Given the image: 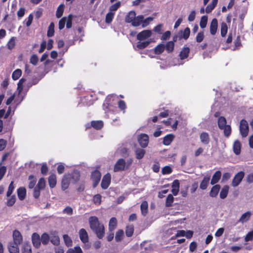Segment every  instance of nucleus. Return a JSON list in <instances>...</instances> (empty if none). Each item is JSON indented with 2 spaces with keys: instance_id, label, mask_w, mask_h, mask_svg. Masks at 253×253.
I'll return each instance as SVG.
<instances>
[{
  "instance_id": "nucleus-7",
  "label": "nucleus",
  "mask_w": 253,
  "mask_h": 253,
  "mask_svg": "<svg viewBox=\"0 0 253 253\" xmlns=\"http://www.w3.org/2000/svg\"><path fill=\"white\" fill-rule=\"evenodd\" d=\"M13 243L15 245H20L23 241V238L21 233L17 230L13 232Z\"/></svg>"
},
{
  "instance_id": "nucleus-57",
  "label": "nucleus",
  "mask_w": 253,
  "mask_h": 253,
  "mask_svg": "<svg viewBox=\"0 0 253 253\" xmlns=\"http://www.w3.org/2000/svg\"><path fill=\"white\" fill-rule=\"evenodd\" d=\"M69 185V182L67 178H63L61 181V188L63 190H66Z\"/></svg>"
},
{
  "instance_id": "nucleus-41",
  "label": "nucleus",
  "mask_w": 253,
  "mask_h": 253,
  "mask_svg": "<svg viewBox=\"0 0 253 253\" xmlns=\"http://www.w3.org/2000/svg\"><path fill=\"white\" fill-rule=\"evenodd\" d=\"M124 235V231L122 229L119 230L116 234L115 236V240L117 242H121L123 239Z\"/></svg>"
},
{
  "instance_id": "nucleus-62",
  "label": "nucleus",
  "mask_w": 253,
  "mask_h": 253,
  "mask_svg": "<svg viewBox=\"0 0 253 253\" xmlns=\"http://www.w3.org/2000/svg\"><path fill=\"white\" fill-rule=\"evenodd\" d=\"M72 18H73V15L72 14H70L68 15L67 20L66 19V28L67 29H70L72 27Z\"/></svg>"
},
{
  "instance_id": "nucleus-11",
  "label": "nucleus",
  "mask_w": 253,
  "mask_h": 253,
  "mask_svg": "<svg viewBox=\"0 0 253 253\" xmlns=\"http://www.w3.org/2000/svg\"><path fill=\"white\" fill-rule=\"evenodd\" d=\"M218 27V21L216 18H213L210 24V31L212 35H214L216 32Z\"/></svg>"
},
{
  "instance_id": "nucleus-19",
  "label": "nucleus",
  "mask_w": 253,
  "mask_h": 253,
  "mask_svg": "<svg viewBox=\"0 0 253 253\" xmlns=\"http://www.w3.org/2000/svg\"><path fill=\"white\" fill-rule=\"evenodd\" d=\"M179 191V182L178 180H174L172 183L171 192L174 196L177 195Z\"/></svg>"
},
{
  "instance_id": "nucleus-3",
  "label": "nucleus",
  "mask_w": 253,
  "mask_h": 253,
  "mask_svg": "<svg viewBox=\"0 0 253 253\" xmlns=\"http://www.w3.org/2000/svg\"><path fill=\"white\" fill-rule=\"evenodd\" d=\"M125 169H126L125 160L122 158L119 159L114 165V171H122Z\"/></svg>"
},
{
  "instance_id": "nucleus-28",
  "label": "nucleus",
  "mask_w": 253,
  "mask_h": 253,
  "mask_svg": "<svg viewBox=\"0 0 253 253\" xmlns=\"http://www.w3.org/2000/svg\"><path fill=\"white\" fill-rule=\"evenodd\" d=\"M48 182L49 186L51 188H53L56 186V177L55 174H51L48 177Z\"/></svg>"
},
{
  "instance_id": "nucleus-35",
  "label": "nucleus",
  "mask_w": 253,
  "mask_h": 253,
  "mask_svg": "<svg viewBox=\"0 0 253 253\" xmlns=\"http://www.w3.org/2000/svg\"><path fill=\"white\" fill-rule=\"evenodd\" d=\"M126 235L127 237H131L134 233V226L133 225H129L126 226L125 230Z\"/></svg>"
},
{
  "instance_id": "nucleus-10",
  "label": "nucleus",
  "mask_w": 253,
  "mask_h": 253,
  "mask_svg": "<svg viewBox=\"0 0 253 253\" xmlns=\"http://www.w3.org/2000/svg\"><path fill=\"white\" fill-rule=\"evenodd\" d=\"M32 241L34 247L38 249L41 245V238L37 233H34L32 235Z\"/></svg>"
},
{
  "instance_id": "nucleus-24",
  "label": "nucleus",
  "mask_w": 253,
  "mask_h": 253,
  "mask_svg": "<svg viewBox=\"0 0 253 253\" xmlns=\"http://www.w3.org/2000/svg\"><path fill=\"white\" fill-rule=\"evenodd\" d=\"M174 138V135L172 134H169L166 135L163 138V144L168 146L171 144Z\"/></svg>"
},
{
  "instance_id": "nucleus-56",
  "label": "nucleus",
  "mask_w": 253,
  "mask_h": 253,
  "mask_svg": "<svg viewBox=\"0 0 253 253\" xmlns=\"http://www.w3.org/2000/svg\"><path fill=\"white\" fill-rule=\"evenodd\" d=\"M205 37L204 33L203 31H201L198 33L196 37V42L200 43L201 42Z\"/></svg>"
},
{
  "instance_id": "nucleus-8",
  "label": "nucleus",
  "mask_w": 253,
  "mask_h": 253,
  "mask_svg": "<svg viewBox=\"0 0 253 253\" xmlns=\"http://www.w3.org/2000/svg\"><path fill=\"white\" fill-rule=\"evenodd\" d=\"M152 35L151 30H145L139 33L137 35V39L139 41H143L149 38Z\"/></svg>"
},
{
  "instance_id": "nucleus-54",
  "label": "nucleus",
  "mask_w": 253,
  "mask_h": 253,
  "mask_svg": "<svg viewBox=\"0 0 253 253\" xmlns=\"http://www.w3.org/2000/svg\"><path fill=\"white\" fill-rule=\"evenodd\" d=\"M222 130H223L224 135L226 137H228L231 135V127L230 125H227L225 127H223Z\"/></svg>"
},
{
  "instance_id": "nucleus-26",
  "label": "nucleus",
  "mask_w": 253,
  "mask_h": 253,
  "mask_svg": "<svg viewBox=\"0 0 253 253\" xmlns=\"http://www.w3.org/2000/svg\"><path fill=\"white\" fill-rule=\"evenodd\" d=\"M165 49V44L163 43H160L154 48V52L155 54L160 55L164 51Z\"/></svg>"
},
{
  "instance_id": "nucleus-50",
  "label": "nucleus",
  "mask_w": 253,
  "mask_h": 253,
  "mask_svg": "<svg viewBox=\"0 0 253 253\" xmlns=\"http://www.w3.org/2000/svg\"><path fill=\"white\" fill-rule=\"evenodd\" d=\"M66 253H83L79 246H76L74 248L69 249Z\"/></svg>"
},
{
  "instance_id": "nucleus-59",
  "label": "nucleus",
  "mask_w": 253,
  "mask_h": 253,
  "mask_svg": "<svg viewBox=\"0 0 253 253\" xmlns=\"http://www.w3.org/2000/svg\"><path fill=\"white\" fill-rule=\"evenodd\" d=\"M16 196L15 195H12L10 198H9L6 202V205L8 207L12 206L16 202Z\"/></svg>"
},
{
  "instance_id": "nucleus-60",
  "label": "nucleus",
  "mask_w": 253,
  "mask_h": 253,
  "mask_svg": "<svg viewBox=\"0 0 253 253\" xmlns=\"http://www.w3.org/2000/svg\"><path fill=\"white\" fill-rule=\"evenodd\" d=\"M121 3L120 1H118L112 4L109 8L110 11L113 12L116 11L121 6Z\"/></svg>"
},
{
  "instance_id": "nucleus-12",
  "label": "nucleus",
  "mask_w": 253,
  "mask_h": 253,
  "mask_svg": "<svg viewBox=\"0 0 253 253\" xmlns=\"http://www.w3.org/2000/svg\"><path fill=\"white\" fill-rule=\"evenodd\" d=\"M79 237L81 241L84 243H86L88 242V236L86 230L82 228L79 230Z\"/></svg>"
},
{
  "instance_id": "nucleus-34",
  "label": "nucleus",
  "mask_w": 253,
  "mask_h": 253,
  "mask_svg": "<svg viewBox=\"0 0 253 253\" xmlns=\"http://www.w3.org/2000/svg\"><path fill=\"white\" fill-rule=\"evenodd\" d=\"M251 215V213L249 211L244 213L241 215L240 218L238 220V222L244 223L248 221L250 218Z\"/></svg>"
},
{
  "instance_id": "nucleus-38",
  "label": "nucleus",
  "mask_w": 253,
  "mask_h": 253,
  "mask_svg": "<svg viewBox=\"0 0 253 253\" xmlns=\"http://www.w3.org/2000/svg\"><path fill=\"white\" fill-rule=\"evenodd\" d=\"M21 250L22 253H32V249L30 244L24 243Z\"/></svg>"
},
{
  "instance_id": "nucleus-20",
  "label": "nucleus",
  "mask_w": 253,
  "mask_h": 253,
  "mask_svg": "<svg viewBox=\"0 0 253 253\" xmlns=\"http://www.w3.org/2000/svg\"><path fill=\"white\" fill-rule=\"evenodd\" d=\"M90 126L95 129L100 130L101 129L103 126L104 123L102 121H92L90 122Z\"/></svg>"
},
{
  "instance_id": "nucleus-58",
  "label": "nucleus",
  "mask_w": 253,
  "mask_h": 253,
  "mask_svg": "<svg viewBox=\"0 0 253 253\" xmlns=\"http://www.w3.org/2000/svg\"><path fill=\"white\" fill-rule=\"evenodd\" d=\"M14 182L13 181H11L10 184L9 185L8 190L6 192V196L7 197H10L14 189Z\"/></svg>"
},
{
  "instance_id": "nucleus-33",
  "label": "nucleus",
  "mask_w": 253,
  "mask_h": 253,
  "mask_svg": "<svg viewBox=\"0 0 253 253\" xmlns=\"http://www.w3.org/2000/svg\"><path fill=\"white\" fill-rule=\"evenodd\" d=\"M146 151L142 148H137L135 151V154L136 159L140 160L143 158Z\"/></svg>"
},
{
  "instance_id": "nucleus-25",
  "label": "nucleus",
  "mask_w": 253,
  "mask_h": 253,
  "mask_svg": "<svg viewBox=\"0 0 253 253\" xmlns=\"http://www.w3.org/2000/svg\"><path fill=\"white\" fill-rule=\"evenodd\" d=\"M117 225V220L116 217L111 218L109 223V230L110 232H113L116 228Z\"/></svg>"
},
{
  "instance_id": "nucleus-17",
  "label": "nucleus",
  "mask_w": 253,
  "mask_h": 253,
  "mask_svg": "<svg viewBox=\"0 0 253 253\" xmlns=\"http://www.w3.org/2000/svg\"><path fill=\"white\" fill-rule=\"evenodd\" d=\"M241 143L239 140H236L234 141L233 145V150L234 153L238 155L241 153Z\"/></svg>"
},
{
  "instance_id": "nucleus-39",
  "label": "nucleus",
  "mask_w": 253,
  "mask_h": 253,
  "mask_svg": "<svg viewBox=\"0 0 253 253\" xmlns=\"http://www.w3.org/2000/svg\"><path fill=\"white\" fill-rule=\"evenodd\" d=\"M28 179L30 180L28 187L29 189H33L35 186L36 183L37 182V179L33 175H29Z\"/></svg>"
},
{
  "instance_id": "nucleus-30",
  "label": "nucleus",
  "mask_w": 253,
  "mask_h": 253,
  "mask_svg": "<svg viewBox=\"0 0 253 253\" xmlns=\"http://www.w3.org/2000/svg\"><path fill=\"white\" fill-rule=\"evenodd\" d=\"M226 120L224 117L220 116L218 119L217 124L219 129H222L223 127H225L226 125Z\"/></svg>"
},
{
  "instance_id": "nucleus-31",
  "label": "nucleus",
  "mask_w": 253,
  "mask_h": 253,
  "mask_svg": "<svg viewBox=\"0 0 253 253\" xmlns=\"http://www.w3.org/2000/svg\"><path fill=\"white\" fill-rule=\"evenodd\" d=\"M144 16L143 15H139L137 17L135 16L134 21L131 23L132 26L137 27L139 26L143 21Z\"/></svg>"
},
{
  "instance_id": "nucleus-63",
  "label": "nucleus",
  "mask_w": 253,
  "mask_h": 253,
  "mask_svg": "<svg viewBox=\"0 0 253 253\" xmlns=\"http://www.w3.org/2000/svg\"><path fill=\"white\" fill-rule=\"evenodd\" d=\"M39 59L38 57L36 54L32 55L30 59V62L34 65H36L38 63Z\"/></svg>"
},
{
  "instance_id": "nucleus-21",
  "label": "nucleus",
  "mask_w": 253,
  "mask_h": 253,
  "mask_svg": "<svg viewBox=\"0 0 253 253\" xmlns=\"http://www.w3.org/2000/svg\"><path fill=\"white\" fill-rule=\"evenodd\" d=\"M221 176V173L220 171H216L214 174L212 175V178L211 181V184L214 185L217 183L220 180Z\"/></svg>"
},
{
  "instance_id": "nucleus-61",
  "label": "nucleus",
  "mask_w": 253,
  "mask_h": 253,
  "mask_svg": "<svg viewBox=\"0 0 253 253\" xmlns=\"http://www.w3.org/2000/svg\"><path fill=\"white\" fill-rule=\"evenodd\" d=\"M72 179H73L76 182H78L80 178V173L78 170L74 171L72 174Z\"/></svg>"
},
{
  "instance_id": "nucleus-9",
  "label": "nucleus",
  "mask_w": 253,
  "mask_h": 253,
  "mask_svg": "<svg viewBox=\"0 0 253 253\" xmlns=\"http://www.w3.org/2000/svg\"><path fill=\"white\" fill-rule=\"evenodd\" d=\"M138 142L142 147H146L149 142L148 136L145 133L141 134L138 138Z\"/></svg>"
},
{
  "instance_id": "nucleus-29",
  "label": "nucleus",
  "mask_w": 253,
  "mask_h": 253,
  "mask_svg": "<svg viewBox=\"0 0 253 253\" xmlns=\"http://www.w3.org/2000/svg\"><path fill=\"white\" fill-rule=\"evenodd\" d=\"M148 205L146 201L142 202L140 205V210L142 214L145 216L148 213Z\"/></svg>"
},
{
  "instance_id": "nucleus-27",
  "label": "nucleus",
  "mask_w": 253,
  "mask_h": 253,
  "mask_svg": "<svg viewBox=\"0 0 253 253\" xmlns=\"http://www.w3.org/2000/svg\"><path fill=\"white\" fill-rule=\"evenodd\" d=\"M218 2V0H212L211 3L209 4L206 8V12L211 13L216 7Z\"/></svg>"
},
{
  "instance_id": "nucleus-23",
  "label": "nucleus",
  "mask_w": 253,
  "mask_h": 253,
  "mask_svg": "<svg viewBox=\"0 0 253 253\" xmlns=\"http://www.w3.org/2000/svg\"><path fill=\"white\" fill-rule=\"evenodd\" d=\"M17 195L20 200L22 201L25 199L26 190L25 187H21L17 189Z\"/></svg>"
},
{
  "instance_id": "nucleus-45",
  "label": "nucleus",
  "mask_w": 253,
  "mask_h": 253,
  "mask_svg": "<svg viewBox=\"0 0 253 253\" xmlns=\"http://www.w3.org/2000/svg\"><path fill=\"white\" fill-rule=\"evenodd\" d=\"M41 238V241L44 245H47L49 241V237L47 233H44L42 235Z\"/></svg>"
},
{
  "instance_id": "nucleus-2",
  "label": "nucleus",
  "mask_w": 253,
  "mask_h": 253,
  "mask_svg": "<svg viewBox=\"0 0 253 253\" xmlns=\"http://www.w3.org/2000/svg\"><path fill=\"white\" fill-rule=\"evenodd\" d=\"M240 132L242 137H246L249 133V127L247 121L245 119L241 120L239 126Z\"/></svg>"
},
{
  "instance_id": "nucleus-42",
  "label": "nucleus",
  "mask_w": 253,
  "mask_h": 253,
  "mask_svg": "<svg viewBox=\"0 0 253 253\" xmlns=\"http://www.w3.org/2000/svg\"><path fill=\"white\" fill-rule=\"evenodd\" d=\"M54 34V24L53 22H51L48 27L47 32V36L48 37H51Z\"/></svg>"
},
{
  "instance_id": "nucleus-48",
  "label": "nucleus",
  "mask_w": 253,
  "mask_h": 253,
  "mask_svg": "<svg viewBox=\"0 0 253 253\" xmlns=\"http://www.w3.org/2000/svg\"><path fill=\"white\" fill-rule=\"evenodd\" d=\"M174 201V198L171 194H169L167 197L166 201V207H170L172 206V203Z\"/></svg>"
},
{
  "instance_id": "nucleus-13",
  "label": "nucleus",
  "mask_w": 253,
  "mask_h": 253,
  "mask_svg": "<svg viewBox=\"0 0 253 253\" xmlns=\"http://www.w3.org/2000/svg\"><path fill=\"white\" fill-rule=\"evenodd\" d=\"M190 53V48L189 47L184 46L181 49V51L179 53V57L181 60H184L186 59Z\"/></svg>"
},
{
  "instance_id": "nucleus-22",
  "label": "nucleus",
  "mask_w": 253,
  "mask_h": 253,
  "mask_svg": "<svg viewBox=\"0 0 253 253\" xmlns=\"http://www.w3.org/2000/svg\"><path fill=\"white\" fill-rule=\"evenodd\" d=\"M136 16V13L134 11L129 12L125 17V21L127 23H132Z\"/></svg>"
},
{
  "instance_id": "nucleus-52",
  "label": "nucleus",
  "mask_w": 253,
  "mask_h": 253,
  "mask_svg": "<svg viewBox=\"0 0 253 253\" xmlns=\"http://www.w3.org/2000/svg\"><path fill=\"white\" fill-rule=\"evenodd\" d=\"M208 16L206 15L203 16L200 20V26L202 29L205 28L207 24Z\"/></svg>"
},
{
  "instance_id": "nucleus-55",
  "label": "nucleus",
  "mask_w": 253,
  "mask_h": 253,
  "mask_svg": "<svg viewBox=\"0 0 253 253\" xmlns=\"http://www.w3.org/2000/svg\"><path fill=\"white\" fill-rule=\"evenodd\" d=\"M234 44L235 46V48H234V50H235L236 49H238L239 47H240L242 46L241 41V37L240 35H238L236 39L234 41Z\"/></svg>"
},
{
  "instance_id": "nucleus-37",
  "label": "nucleus",
  "mask_w": 253,
  "mask_h": 253,
  "mask_svg": "<svg viewBox=\"0 0 253 253\" xmlns=\"http://www.w3.org/2000/svg\"><path fill=\"white\" fill-rule=\"evenodd\" d=\"M165 46V49L167 53H170L174 50V43L173 42L169 41L167 42Z\"/></svg>"
},
{
  "instance_id": "nucleus-1",
  "label": "nucleus",
  "mask_w": 253,
  "mask_h": 253,
  "mask_svg": "<svg viewBox=\"0 0 253 253\" xmlns=\"http://www.w3.org/2000/svg\"><path fill=\"white\" fill-rule=\"evenodd\" d=\"M89 223L90 228L97 237L100 239H102L105 234V229L104 225L99 223L98 218L95 216L90 217Z\"/></svg>"
},
{
  "instance_id": "nucleus-16",
  "label": "nucleus",
  "mask_w": 253,
  "mask_h": 253,
  "mask_svg": "<svg viewBox=\"0 0 253 253\" xmlns=\"http://www.w3.org/2000/svg\"><path fill=\"white\" fill-rule=\"evenodd\" d=\"M220 189V186L219 184H216L213 186L210 192V196L211 197H216Z\"/></svg>"
},
{
  "instance_id": "nucleus-4",
  "label": "nucleus",
  "mask_w": 253,
  "mask_h": 253,
  "mask_svg": "<svg viewBox=\"0 0 253 253\" xmlns=\"http://www.w3.org/2000/svg\"><path fill=\"white\" fill-rule=\"evenodd\" d=\"M101 177L100 172L98 170H95L91 172V179L93 181V187H96L98 184Z\"/></svg>"
},
{
  "instance_id": "nucleus-14",
  "label": "nucleus",
  "mask_w": 253,
  "mask_h": 253,
  "mask_svg": "<svg viewBox=\"0 0 253 253\" xmlns=\"http://www.w3.org/2000/svg\"><path fill=\"white\" fill-rule=\"evenodd\" d=\"M19 245H15L12 242L8 244V250L9 253H19Z\"/></svg>"
},
{
  "instance_id": "nucleus-36",
  "label": "nucleus",
  "mask_w": 253,
  "mask_h": 253,
  "mask_svg": "<svg viewBox=\"0 0 253 253\" xmlns=\"http://www.w3.org/2000/svg\"><path fill=\"white\" fill-rule=\"evenodd\" d=\"M228 27L226 23L222 22L220 25V34L222 37H225L227 33Z\"/></svg>"
},
{
  "instance_id": "nucleus-51",
  "label": "nucleus",
  "mask_w": 253,
  "mask_h": 253,
  "mask_svg": "<svg viewBox=\"0 0 253 253\" xmlns=\"http://www.w3.org/2000/svg\"><path fill=\"white\" fill-rule=\"evenodd\" d=\"M15 38L11 37L7 43V47L8 49L11 50L15 47Z\"/></svg>"
},
{
  "instance_id": "nucleus-15",
  "label": "nucleus",
  "mask_w": 253,
  "mask_h": 253,
  "mask_svg": "<svg viewBox=\"0 0 253 253\" xmlns=\"http://www.w3.org/2000/svg\"><path fill=\"white\" fill-rule=\"evenodd\" d=\"M210 180V176H205L200 184V188L203 190L207 189Z\"/></svg>"
},
{
  "instance_id": "nucleus-5",
  "label": "nucleus",
  "mask_w": 253,
  "mask_h": 253,
  "mask_svg": "<svg viewBox=\"0 0 253 253\" xmlns=\"http://www.w3.org/2000/svg\"><path fill=\"white\" fill-rule=\"evenodd\" d=\"M244 176L245 173L243 171H240L236 174L232 181V186L237 187L238 186L242 181Z\"/></svg>"
},
{
  "instance_id": "nucleus-53",
  "label": "nucleus",
  "mask_w": 253,
  "mask_h": 253,
  "mask_svg": "<svg viewBox=\"0 0 253 253\" xmlns=\"http://www.w3.org/2000/svg\"><path fill=\"white\" fill-rule=\"evenodd\" d=\"M114 15L115 13L113 12H109L106 15L105 22L108 24L111 23L114 18Z\"/></svg>"
},
{
  "instance_id": "nucleus-47",
  "label": "nucleus",
  "mask_w": 253,
  "mask_h": 253,
  "mask_svg": "<svg viewBox=\"0 0 253 253\" xmlns=\"http://www.w3.org/2000/svg\"><path fill=\"white\" fill-rule=\"evenodd\" d=\"M22 75V71L20 69L15 70L12 74V78L13 80H18Z\"/></svg>"
},
{
  "instance_id": "nucleus-40",
  "label": "nucleus",
  "mask_w": 253,
  "mask_h": 253,
  "mask_svg": "<svg viewBox=\"0 0 253 253\" xmlns=\"http://www.w3.org/2000/svg\"><path fill=\"white\" fill-rule=\"evenodd\" d=\"M229 187L227 186H224L220 192V198L222 199H225L228 193Z\"/></svg>"
},
{
  "instance_id": "nucleus-44",
  "label": "nucleus",
  "mask_w": 253,
  "mask_h": 253,
  "mask_svg": "<svg viewBox=\"0 0 253 253\" xmlns=\"http://www.w3.org/2000/svg\"><path fill=\"white\" fill-rule=\"evenodd\" d=\"M101 199H102L101 195L99 194H97L95 195L93 197L92 201H93V203L95 205L99 206L101 203V201H102Z\"/></svg>"
},
{
  "instance_id": "nucleus-46",
  "label": "nucleus",
  "mask_w": 253,
  "mask_h": 253,
  "mask_svg": "<svg viewBox=\"0 0 253 253\" xmlns=\"http://www.w3.org/2000/svg\"><path fill=\"white\" fill-rule=\"evenodd\" d=\"M64 5L63 4H61L58 6L56 12V16L57 18H59L61 17L64 12Z\"/></svg>"
},
{
  "instance_id": "nucleus-6",
  "label": "nucleus",
  "mask_w": 253,
  "mask_h": 253,
  "mask_svg": "<svg viewBox=\"0 0 253 253\" xmlns=\"http://www.w3.org/2000/svg\"><path fill=\"white\" fill-rule=\"evenodd\" d=\"M111 176L110 173H107L103 177L101 183V186L102 189H106L110 184Z\"/></svg>"
},
{
  "instance_id": "nucleus-49",
  "label": "nucleus",
  "mask_w": 253,
  "mask_h": 253,
  "mask_svg": "<svg viewBox=\"0 0 253 253\" xmlns=\"http://www.w3.org/2000/svg\"><path fill=\"white\" fill-rule=\"evenodd\" d=\"M45 187V181L43 177H41L39 180V181L38 182V184L36 187H37L38 188L43 190L44 189Z\"/></svg>"
},
{
  "instance_id": "nucleus-43",
  "label": "nucleus",
  "mask_w": 253,
  "mask_h": 253,
  "mask_svg": "<svg viewBox=\"0 0 253 253\" xmlns=\"http://www.w3.org/2000/svg\"><path fill=\"white\" fill-rule=\"evenodd\" d=\"M150 41L138 42L136 43V47L139 49H142L148 46Z\"/></svg>"
},
{
  "instance_id": "nucleus-18",
  "label": "nucleus",
  "mask_w": 253,
  "mask_h": 253,
  "mask_svg": "<svg viewBox=\"0 0 253 253\" xmlns=\"http://www.w3.org/2000/svg\"><path fill=\"white\" fill-rule=\"evenodd\" d=\"M200 138L202 143L208 144L210 142V138L208 133L203 132L200 134Z\"/></svg>"
},
{
  "instance_id": "nucleus-32",
  "label": "nucleus",
  "mask_w": 253,
  "mask_h": 253,
  "mask_svg": "<svg viewBox=\"0 0 253 253\" xmlns=\"http://www.w3.org/2000/svg\"><path fill=\"white\" fill-rule=\"evenodd\" d=\"M182 35L179 36V39L187 40L190 34V29L189 27L186 28L183 31H180Z\"/></svg>"
},
{
  "instance_id": "nucleus-64",
  "label": "nucleus",
  "mask_w": 253,
  "mask_h": 253,
  "mask_svg": "<svg viewBox=\"0 0 253 253\" xmlns=\"http://www.w3.org/2000/svg\"><path fill=\"white\" fill-rule=\"evenodd\" d=\"M253 239V230L249 232L245 237V241L248 242Z\"/></svg>"
}]
</instances>
